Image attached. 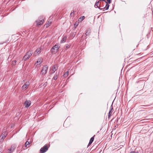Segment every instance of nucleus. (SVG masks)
Wrapping results in <instances>:
<instances>
[{"label":"nucleus","mask_w":153,"mask_h":153,"mask_svg":"<svg viewBox=\"0 0 153 153\" xmlns=\"http://www.w3.org/2000/svg\"><path fill=\"white\" fill-rule=\"evenodd\" d=\"M32 54V51L30 50L23 57L22 59V61H26L27 60L29 59Z\"/></svg>","instance_id":"obj_1"},{"label":"nucleus","mask_w":153,"mask_h":153,"mask_svg":"<svg viewBox=\"0 0 153 153\" xmlns=\"http://www.w3.org/2000/svg\"><path fill=\"white\" fill-rule=\"evenodd\" d=\"M44 18L43 16H41L39 18V20L36 21L37 26L41 25L43 23L44 21Z\"/></svg>","instance_id":"obj_2"},{"label":"nucleus","mask_w":153,"mask_h":153,"mask_svg":"<svg viewBox=\"0 0 153 153\" xmlns=\"http://www.w3.org/2000/svg\"><path fill=\"white\" fill-rule=\"evenodd\" d=\"M99 1H100V4H102V3L104 2V5H105V6L104 7L105 10H107L108 9L109 7V5L107 3L105 0H99Z\"/></svg>","instance_id":"obj_3"},{"label":"nucleus","mask_w":153,"mask_h":153,"mask_svg":"<svg viewBox=\"0 0 153 153\" xmlns=\"http://www.w3.org/2000/svg\"><path fill=\"white\" fill-rule=\"evenodd\" d=\"M100 1L99 0H97L94 6L95 7H98L100 10H103V11L105 10L104 8H101V6H100V5L102 4H100Z\"/></svg>","instance_id":"obj_4"},{"label":"nucleus","mask_w":153,"mask_h":153,"mask_svg":"<svg viewBox=\"0 0 153 153\" xmlns=\"http://www.w3.org/2000/svg\"><path fill=\"white\" fill-rule=\"evenodd\" d=\"M48 67L47 65H45L42 68V70L40 74L42 75H45L46 74L48 70Z\"/></svg>","instance_id":"obj_5"},{"label":"nucleus","mask_w":153,"mask_h":153,"mask_svg":"<svg viewBox=\"0 0 153 153\" xmlns=\"http://www.w3.org/2000/svg\"><path fill=\"white\" fill-rule=\"evenodd\" d=\"M48 146L45 145L40 149V152L41 153H44L48 150Z\"/></svg>","instance_id":"obj_6"},{"label":"nucleus","mask_w":153,"mask_h":153,"mask_svg":"<svg viewBox=\"0 0 153 153\" xmlns=\"http://www.w3.org/2000/svg\"><path fill=\"white\" fill-rule=\"evenodd\" d=\"M16 148V146L15 144H13L11 146V147L8 149L9 152L8 153H11L13 152Z\"/></svg>","instance_id":"obj_7"},{"label":"nucleus","mask_w":153,"mask_h":153,"mask_svg":"<svg viewBox=\"0 0 153 153\" xmlns=\"http://www.w3.org/2000/svg\"><path fill=\"white\" fill-rule=\"evenodd\" d=\"M29 85V82H26L22 86V88L26 90L28 88V86Z\"/></svg>","instance_id":"obj_8"},{"label":"nucleus","mask_w":153,"mask_h":153,"mask_svg":"<svg viewBox=\"0 0 153 153\" xmlns=\"http://www.w3.org/2000/svg\"><path fill=\"white\" fill-rule=\"evenodd\" d=\"M41 49L40 48H37L35 51L34 54L36 56L37 54H39L41 53Z\"/></svg>","instance_id":"obj_9"},{"label":"nucleus","mask_w":153,"mask_h":153,"mask_svg":"<svg viewBox=\"0 0 153 153\" xmlns=\"http://www.w3.org/2000/svg\"><path fill=\"white\" fill-rule=\"evenodd\" d=\"M113 108L112 106V104L111 105L110 107V109L109 110V113H108V117L109 118L111 116L112 112L113 111Z\"/></svg>","instance_id":"obj_10"},{"label":"nucleus","mask_w":153,"mask_h":153,"mask_svg":"<svg viewBox=\"0 0 153 153\" xmlns=\"http://www.w3.org/2000/svg\"><path fill=\"white\" fill-rule=\"evenodd\" d=\"M31 102L30 101H28L26 100L25 102V108H28L30 105Z\"/></svg>","instance_id":"obj_11"},{"label":"nucleus","mask_w":153,"mask_h":153,"mask_svg":"<svg viewBox=\"0 0 153 153\" xmlns=\"http://www.w3.org/2000/svg\"><path fill=\"white\" fill-rule=\"evenodd\" d=\"M59 45L58 44H56L53 47L51 48L52 50H56V52H57L58 51V50L59 49Z\"/></svg>","instance_id":"obj_12"},{"label":"nucleus","mask_w":153,"mask_h":153,"mask_svg":"<svg viewBox=\"0 0 153 153\" xmlns=\"http://www.w3.org/2000/svg\"><path fill=\"white\" fill-rule=\"evenodd\" d=\"M67 38V37L66 36H64L62 38V39L60 43H62L65 42L66 41Z\"/></svg>","instance_id":"obj_13"},{"label":"nucleus","mask_w":153,"mask_h":153,"mask_svg":"<svg viewBox=\"0 0 153 153\" xmlns=\"http://www.w3.org/2000/svg\"><path fill=\"white\" fill-rule=\"evenodd\" d=\"M91 32V30L90 29H88L86 30L85 34L86 36H88L90 35Z\"/></svg>","instance_id":"obj_14"},{"label":"nucleus","mask_w":153,"mask_h":153,"mask_svg":"<svg viewBox=\"0 0 153 153\" xmlns=\"http://www.w3.org/2000/svg\"><path fill=\"white\" fill-rule=\"evenodd\" d=\"M57 65H54L53 67V72L52 73H54L55 71L57 70Z\"/></svg>","instance_id":"obj_15"},{"label":"nucleus","mask_w":153,"mask_h":153,"mask_svg":"<svg viewBox=\"0 0 153 153\" xmlns=\"http://www.w3.org/2000/svg\"><path fill=\"white\" fill-rule=\"evenodd\" d=\"M42 61H41V59H38L37 61L36 62V63L39 64V65H40L42 63Z\"/></svg>","instance_id":"obj_16"},{"label":"nucleus","mask_w":153,"mask_h":153,"mask_svg":"<svg viewBox=\"0 0 153 153\" xmlns=\"http://www.w3.org/2000/svg\"><path fill=\"white\" fill-rule=\"evenodd\" d=\"M68 74H69V72L68 71H67L63 75V76L64 77H67L68 76Z\"/></svg>","instance_id":"obj_17"},{"label":"nucleus","mask_w":153,"mask_h":153,"mask_svg":"<svg viewBox=\"0 0 153 153\" xmlns=\"http://www.w3.org/2000/svg\"><path fill=\"white\" fill-rule=\"evenodd\" d=\"M95 136V135H94L93 137H91L90 139L89 142L92 143L94 140V137Z\"/></svg>","instance_id":"obj_18"},{"label":"nucleus","mask_w":153,"mask_h":153,"mask_svg":"<svg viewBox=\"0 0 153 153\" xmlns=\"http://www.w3.org/2000/svg\"><path fill=\"white\" fill-rule=\"evenodd\" d=\"M58 74H56L53 77V79L54 80H56L57 79V77L58 76Z\"/></svg>","instance_id":"obj_19"},{"label":"nucleus","mask_w":153,"mask_h":153,"mask_svg":"<svg viewBox=\"0 0 153 153\" xmlns=\"http://www.w3.org/2000/svg\"><path fill=\"white\" fill-rule=\"evenodd\" d=\"M51 51L52 53L53 54H54L56 52L55 51V50H52V49L51 48Z\"/></svg>","instance_id":"obj_20"},{"label":"nucleus","mask_w":153,"mask_h":153,"mask_svg":"<svg viewBox=\"0 0 153 153\" xmlns=\"http://www.w3.org/2000/svg\"><path fill=\"white\" fill-rule=\"evenodd\" d=\"M85 18V17L84 16H81L79 18V20L80 19L81 21H82Z\"/></svg>","instance_id":"obj_21"},{"label":"nucleus","mask_w":153,"mask_h":153,"mask_svg":"<svg viewBox=\"0 0 153 153\" xmlns=\"http://www.w3.org/2000/svg\"><path fill=\"white\" fill-rule=\"evenodd\" d=\"M100 6H101V8H103L105 6V5H104V2H102V4L100 5Z\"/></svg>","instance_id":"obj_22"},{"label":"nucleus","mask_w":153,"mask_h":153,"mask_svg":"<svg viewBox=\"0 0 153 153\" xmlns=\"http://www.w3.org/2000/svg\"><path fill=\"white\" fill-rule=\"evenodd\" d=\"M29 142L28 141H27L25 144V147H27V145L29 144Z\"/></svg>","instance_id":"obj_23"},{"label":"nucleus","mask_w":153,"mask_h":153,"mask_svg":"<svg viewBox=\"0 0 153 153\" xmlns=\"http://www.w3.org/2000/svg\"><path fill=\"white\" fill-rule=\"evenodd\" d=\"M52 21L51 20V19H49V20L48 22L47 23L49 24L50 25L52 22Z\"/></svg>","instance_id":"obj_24"},{"label":"nucleus","mask_w":153,"mask_h":153,"mask_svg":"<svg viewBox=\"0 0 153 153\" xmlns=\"http://www.w3.org/2000/svg\"><path fill=\"white\" fill-rule=\"evenodd\" d=\"M5 136H4L2 137H0V140H2L3 141L4 139V138H5Z\"/></svg>","instance_id":"obj_25"},{"label":"nucleus","mask_w":153,"mask_h":153,"mask_svg":"<svg viewBox=\"0 0 153 153\" xmlns=\"http://www.w3.org/2000/svg\"><path fill=\"white\" fill-rule=\"evenodd\" d=\"M47 82H45L44 83V85H43V86L44 87H46L47 85Z\"/></svg>","instance_id":"obj_26"},{"label":"nucleus","mask_w":153,"mask_h":153,"mask_svg":"<svg viewBox=\"0 0 153 153\" xmlns=\"http://www.w3.org/2000/svg\"><path fill=\"white\" fill-rule=\"evenodd\" d=\"M130 153H139V152H135L132 151H131Z\"/></svg>","instance_id":"obj_27"},{"label":"nucleus","mask_w":153,"mask_h":153,"mask_svg":"<svg viewBox=\"0 0 153 153\" xmlns=\"http://www.w3.org/2000/svg\"><path fill=\"white\" fill-rule=\"evenodd\" d=\"M111 0H107V3L108 4H110L111 2Z\"/></svg>","instance_id":"obj_28"},{"label":"nucleus","mask_w":153,"mask_h":153,"mask_svg":"<svg viewBox=\"0 0 153 153\" xmlns=\"http://www.w3.org/2000/svg\"><path fill=\"white\" fill-rule=\"evenodd\" d=\"M50 25L47 23V24L46 25V27H48L50 26Z\"/></svg>","instance_id":"obj_29"},{"label":"nucleus","mask_w":153,"mask_h":153,"mask_svg":"<svg viewBox=\"0 0 153 153\" xmlns=\"http://www.w3.org/2000/svg\"><path fill=\"white\" fill-rule=\"evenodd\" d=\"M92 143L91 142H89V143H88V146H89L90 145H91V144Z\"/></svg>","instance_id":"obj_30"},{"label":"nucleus","mask_w":153,"mask_h":153,"mask_svg":"<svg viewBox=\"0 0 153 153\" xmlns=\"http://www.w3.org/2000/svg\"><path fill=\"white\" fill-rule=\"evenodd\" d=\"M92 143L91 142H89V143H88V146H89L90 145H91V144Z\"/></svg>","instance_id":"obj_31"},{"label":"nucleus","mask_w":153,"mask_h":153,"mask_svg":"<svg viewBox=\"0 0 153 153\" xmlns=\"http://www.w3.org/2000/svg\"><path fill=\"white\" fill-rule=\"evenodd\" d=\"M77 22H76L74 24V25H76V26H77Z\"/></svg>","instance_id":"obj_32"},{"label":"nucleus","mask_w":153,"mask_h":153,"mask_svg":"<svg viewBox=\"0 0 153 153\" xmlns=\"http://www.w3.org/2000/svg\"><path fill=\"white\" fill-rule=\"evenodd\" d=\"M149 106V105H142V106H145V107H147V106Z\"/></svg>","instance_id":"obj_33"},{"label":"nucleus","mask_w":153,"mask_h":153,"mask_svg":"<svg viewBox=\"0 0 153 153\" xmlns=\"http://www.w3.org/2000/svg\"><path fill=\"white\" fill-rule=\"evenodd\" d=\"M13 62H14V63H16V60H14L13 61Z\"/></svg>","instance_id":"obj_34"},{"label":"nucleus","mask_w":153,"mask_h":153,"mask_svg":"<svg viewBox=\"0 0 153 153\" xmlns=\"http://www.w3.org/2000/svg\"><path fill=\"white\" fill-rule=\"evenodd\" d=\"M68 46H67V47H67V48H69V45H68Z\"/></svg>","instance_id":"obj_35"},{"label":"nucleus","mask_w":153,"mask_h":153,"mask_svg":"<svg viewBox=\"0 0 153 153\" xmlns=\"http://www.w3.org/2000/svg\"><path fill=\"white\" fill-rule=\"evenodd\" d=\"M142 82L141 81H140L139 82Z\"/></svg>","instance_id":"obj_36"},{"label":"nucleus","mask_w":153,"mask_h":153,"mask_svg":"<svg viewBox=\"0 0 153 153\" xmlns=\"http://www.w3.org/2000/svg\"><path fill=\"white\" fill-rule=\"evenodd\" d=\"M145 108V109H147V108Z\"/></svg>","instance_id":"obj_37"}]
</instances>
